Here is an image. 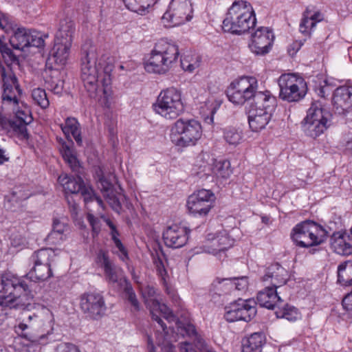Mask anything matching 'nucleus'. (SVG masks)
<instances>
[{"label": "nucleus", "instance_id": "37998d69", "mask_svg": "<svg viewBox=\"0 0 352 352\" xmlns=\"http://www.w3.org/2000/svg\"><path fill=\"white\" fill-rule=\"evenodd\" d=\"M124 297L131 304L134 311L140 309V305L131 284L124 278Z\"/></svg>", "mask_w": 352, "mask_h": 352}, {"label": "nucleus", "instance_id": "423d86ee", "mask_svg": "<svg viewBox=\"0 0 352 352\" xmlns=\"http://www.w3.org/2000/svg\"><path fill=\"white\" fill-rule=\"evenodd\" d=\"M153 109L165 119H175L184 111L181 91L175 87L162 90L153 104Z\"/></svg>", "mask_w": 352, "mask_h": 352}, {"label": "nucleus", "instance_id": "aec40b11", "mask_svg": "<svg viewBox=\"0 0 352 352\" xmlns=\"http://www.w3.org/2000/svg\"><path fill=\"white\" fill-rule=\"evenodd\" d=\"M145 304L150 309L151 317L153 320H155L162 329V331L166 333L167 331V327L164 321L157 315V313L162 314L163 317L169 322H175V327H169L168 329H172L173 332L177 331V322H181L177 320L171 310L164 304L160 303L157 299H146Z\"/></svg>", "mask_w": 352, "mask_h": 352}, {"label": "nucleus", "instance_id": "0eeeda50", "mask_svg": "<svg viewBox=\"0 0 352 352\" xmlns=\"http://www.w3.org/2000/svg\"><path fill=\"white\" fill-rule=\"evenodd\" d=\"M291 237L296 245L307 248L322 243L326 239L327 231L316 222L307 220L293 228Z\"/></svg>", "mask_w": 352, "mask_h": 352}, {"label": "nucleus", "instance_id": "3c124183", "mask_svg": "<svg viewBox=\"0 0 352 352\" xmlns=\"http://www.w3.org/2000/svg\"><path fill=\"white\" fill-rule=\"evenodd\" d=\"M104 221L107 225L111 229V239L114 242L116 248L118 249L119 252H124V250H126V248H124L121 241L118 237V236L119 235V232L117 230L116 226L109 219H106Z\"/></svg>", "mask_w": 352, "mask_h": 352}, {"label": "nucleus", "instance_id": "680f3d73", "mask_svg": "<svg viewBox=\"0 0 352 352\" xmlns=\"http://www.w3.org/2000/svg\"><path fill=\"white\" fill-rule=\"evenodd\" d=\"M158 275L162 278V280L164 283L166 281V276L167 275L166 270L164 267L162 261L158 258L154 261Z\"/></svg>", "mask_w": 352, "mask_h": 352}, {"label": "nucleus", "instance_id": "de8ad7c7", "mask_svg": "<svg viewBox=\"0 0 352 352\" xmlns=\"http://www.w3.org/2000/svg\"><path fill=\"white\" fill-rule=\"evenodd\" d=\"M200 58L199 56L195 58L184 56L181 58V67L184 71L192 72L199 67Z\"/></svg>", "mask_w": 352, "mask_h": 352}, {"label": "nucleus", "instance_id": "4d7b16f0", "mask_svg": "<svg viewBox=\"0 0 352 352\" xmlns=\"http://www.w3.org/2000/svg\"><path fill=\"white\" fill-rule=\"evenodd\" d=\"M104 197L107 200L108 203L111 206L113 210L118 212L121 209L120 202L118 198L115 195L114 190L110 192L109 193L104 194Z\"/></svg>", "mask_w": 352, "mask_h": 352}, {"label": "nucleus", "instance_id": "72a5a7b5", "mask_svg": "<svg viewBox=\"0 0 352 352\" xmlns=\"http://www.w3.org/2000/svg\"><path fill=\"white\" fill-rule=\"evenodd\" d=\"M69 230L68 226L58 219H54L53 230L48 234L47 241L52 244H59L65 239V232Z\"/></svg>", "mask_w": 352, "mask_h": 352}, {"label": "nucleus", "instance_id": "338daca9", "mask_svg": "<svg viewBox=\"0 0 352 352\" xmlns=\"http://www.w3.org/2000/svg\"><path fill=\"white\" fill-rule=\"evenodd\" d=\"M87 220L89 222L94 232L98 233L100 231V221L91 214H87Z\"/></svg>", "mask_w": 352, "mask_h": 352}, {"label": "nucleus", "instance_id": "c03bdc74", "mask_svg": "<svg viewBox=\"0 0 352 352\" xmlns=\"http://www.w3.org/2000/svg\"><path fill=\"white\" fill-rule=\"evenodd\" d=\"M232 245L230 239L226 235H221L212 241V248L210 253L213 254H217L219 252L225 251Z\"/></svg>", "mask_w": 352, "mask_h": 352}, {"label": "nucleus", "instance_id": "5701e85b", "mask_svg": "<svg viewBox=\"0 0 352 352\" xmlns=\"http://www.w3.org/2000/svg\"><path fill=\"white\" fill-rule=\"evenodd\" d=\"M96 263L104 270L105 280L111 284H122V270L109 258L107 252L100 250L96 256Z\"/></svg>", "mask_w": 352, "mask_h": 352}, {"label": "nucleus", "instance_id": "603ef678", "mask_svg": "<svg viewBox=\"0 0 352 352\" xmlns=\"http://www.w3.org/2000/svg\"><path fill=\"white\" fill-rule=\"evenodd\" d=\"M29 47H41L44 46L45 41L43 35L38 32L29 30Z\"/></svg>", "mask_w": 352, "mask_h": 352}, {"label": "nucleus", "instance_id": "6e6d98bb", "mask_svg": "<svg viewBox=\"0 0 352 352\" xmlns=\"http://www.w3.org/2000/svg\"><path fill=\"white\" fill-rule=\"evenodd\" d=\"M313 20L314 19H310L308 15L305 16L300 23V32L306 35L309 34L316 25V21Z\"/></svg>", "mask_w": 352, "mask_h": 352}, {"label": "nucleus", "instance_id": "774afa93", "mask_svg": "<svg viewBox=\"0 0 352 352\" xmlns=\"http://www.w3.org/2000/svg\"><path fill=\"white\" fill-rule=\"evenodd\" d=\"M342 305L344 309L352 312V293L348 294L344 297Z\"/></svg>", "mask_w": 352, "mask_h": 352}, {"label": "nucleus", "instance_id": "13d9d810", "mask_svg": "<svg viewBox=\"0 0 352 352\" xmlns=\"http://www.w3.org/2000/svg\"><path fill=\"white\" fill-rule=\"evenodd\" d=\"M98 187L102 192L103 196L104 194L109 193L114 190L113 184L103 177L99 179L98 182Z\"/></svg>", "mask_w": 352, "mask_h": 352}, {"label": "nucleus", "instance_id": "7c9ffc66", "mask_svg": "<svg viewBox=\"0 0 352 352\" xmlns=\"http://www.w3.org/2000/svg\"><path fill=\"white\" fill-rule=\"evenodd\" d=\"M63 133L67 138H69L72 135L74 138L76 143L80 146L82 143L81 137V132L80 129V124L78 120L74 118H67L64 124L60 125ZM69 139H67L68 140Z\"/></svg>", "mask_w": 352, "mask_h": 352}, {"label": "nucleus", "instance_id": "58836bf2", "mask_svg": "<svg viewBox=\"0 0 352 352\" xmlns=\"http://www.w3.org/2000/svg\"><path fill=\"white\" fill-rule=\"evenodd\" d=\"M123 1L129 10L142 15L145 14L148 9L157 0H123Z\"/></svg>", "mask_w": 352, "mask_h": 352}, {"label": "nucleus", "instance_id": "69168bd1", "mask_svg": "<svg viewBox=\"0 0 352 352\" xmlns=\"http://www.w3.org/2000/svg\"><path fill=\"white\" fill-rule=\"evenodd\" d=\"M67 200L68 202L69 211L71 212L72 217L74 219L76 218L79 211L78 205L72 199L69 198V196H67Z\"/></svg>", "mask_w": 352, "mask_h": 352}, {"label": "nucleus", "instance_id": "bf43d9fd", "mask_svg": "<svg viewBox=\"0 0 352 352\" xmlns=\"http://www.w3.org/2000/svg\"><path fill=\"white\" fill-rule=\"evenodd\" d=\"M2 57L4 60L5 63L6 64V67L3 66V67L6 69H11L10 66L12 64H16V65L19 64V60H18L17 57L13 54V52L11 50H10V53H9L8 52L7 53H5V54H3L2 56ZM0 66L3 67V65H1V64H0Z\"/></svg>", "mask_w": 352, "mask_h": 352}, {"label": "nucleus", "instance_id": "b1692460", "mask_svg": "<svg viewBox=\"0 0 352 352\" xmlns=\"http://www.w3.org/2000/svg\"><path fill=\"white\" fill-rule=\"evenodd\" d=\"M189 230L178 224L168 226L163 232V239L166 246L179 248L185 245L188 239Z\"/></svg>", "mask_w": 352, "mask_h": 352}, {"label": "nucleus", "instance_id": "412c9836", "mask_svg": "<svg viewBox=\"0 0 352 352\" xmlns=\"http://www.w3.org/2000/svg\"><path fill=\"white\" fill-rule=\"evenodd\" d=\"M0 74L3 81L2 99L8 102H13L16 104L19 102L18 97L21 94V89L15 74L12 69H6L0 66Z\"/></svg>", "mask_w": 352, "mask_h": 352}, {"label": "nucleus", "instance_id": "79ce46f5", "mask_svg": "<svg viewBox=\"0 0 352 352\" xmlns=\"http://www.w3.org/2000/svg\"><path fill=\"white\" fill-rule=\"evenodd\" d=\"M271 118H269L268 114L264 116H256V114L254 115H248V123L250 129L252 131H259L266 126V125L269 123Z\"/></svg>", "mask_w": 352, "mask_h": 352}, {"label": "nucleus", "instance_id": "e2e57ef3", "mask_svg": "<svg viewBox=\"0 0 352 352\" xmlns=\"http://www.w3.org/2000/svg\"><path fill=\"white\" fill-rule=\"evenodd\" d=\"M56 352H80L78 349L71 343H61L58 345Z\"/></svg>", "mask_w": 352, "mask_h": 352}, {"label": "nucleus", "instance_id": "473e14b6", "mask_svg": "<svg viewBox=\"0 0 352 352\" xmlns=\"http://www.w3.org/2000/svg\"><path fill=\"white\" fill-rule=\"evenodd\" d=\"M264 342L265 336L262 333H254L243 340L241 352H261Z\"/></svg>", "mask_w": 352, "mask_h": 352}, {"label": "nucleus", "instance_id": "a18cd8bd", "mask_svg": "<svg viewBox=\"0 0 352 352\" xmlns=\"http://www.w3.org/2000/svg\"><path fill=\"white\" fill-rule=\"evenodd\" d=\"M32 97L34 102L42 109H46L49 107L50 101L44 89L41 88L33 89L32 92Z\"/></svg>", "mask_w": 352, "mask_h": 352}, {"label": "nucleus", "instance_id": "9d476101", "mask_svg": "<svg viewBox=\"0 0 352 352\" xmlns=\"http://www.w3.org/2000/svg\"><path fill=\"white\" fill-rule=\"evenodd\" d=\"M280 88L279 98L283 100L298 102L307 92V82L303 78L295 74H282L278 80Z\"/></svg>", "mask_w": 352, "mask_h": 352}, {"label": "nucleus", "instance_id": "e433bc0d", "mask_svg": "<svg viewBox=\"0 0 352 352\" xmlns=\"http://www.w3.org/2000/svg\"><path fill=\"white\" fill-rule=\"evenodd\" d=\"M52 276L51 265L34 264L26 276H29L33 281L45 280Z\"/></svg>", "mask_w": 352, "mask_h": 352}, {"label": "nucleus", "instance_id": "49530a36", "mask_svg": "<svg viewBox=\"0 0 352 352\" xmlns=\"http://www.w3.org/2000/svg\"><path fill=\"white\" fill-rule=\"evenodd\" d=\"M223 138L229 144L236 145L242 139V133L236 129L227 128L224 130Z\"/></svg>", "mask_w": 352, "mask_h": 352}, {"label": "nucleus", "instance_id": "5fc2aeb1", "mask_svg": "<svg viewBox=\"0 0 352 352\" xmlns=\"http://www.w3.org/2000/svg\"><path fill=\"white\" fill-rule=\"evenodd\" d=\"M168 340V331H166V333L162 331L161 333H156V342L160 345H164V352H175L174 347L172 344H170L168 342H166Z\"/></svg>", "mask_w": 352, "mask_h": 352}, {"label": "nucleus", "instance_id": "a19ab883", "mask_svg": "<svg viewBox=\"0 0 352 352\" xmlns=\"http://www.w3.org/2000/svg\"><path fill=\"white\" fill-rule=\"evenodd\" d=\"M278 318H285L289 321H296L300 318V313L293 306L286 305L284 307H278L275 311Z\"/></svg>", "mask_w": 352, "mask_h": 352}, {"label": "nucleus", "instance_id": "0e129e2a", "mask_svg": "<svg viewBox=\"0 0 352 352\" xmlns=\"http://www.w3.org/2000/svg\"><path fill=\"white\" fill-rule=\"evenodd\" d=\"M272 111H268L267 109H263L258 107H254L253 104L251 105V108L249 111V115H254L256 114V116H264L266 114H268L269 118L272 117Z\"/></svg>", "mask_w": 352, "mask_h": 352}, {"label": "nucleus", "instance_id": "2eb2a0df", "mask_svg": "<svg viewBox=\"0 0 352 352\" xmlns=\"http://www.w3.org/2000/svg\"><path fill=\"white\" fill-rule=\"evenodd\" d=\"M192 18L190 0H172L168 9L164 14L162 20L177 26L189 21Z\"/></svg>", "mask_w": 352, "mask_h": 352}, {"label": "nucleus", "instance_id": "39448f33", "mask_svg": "<svg viewBox=\"0 0 352 352\" xmlns=\"http://www.w3.org/2000/svg\"><path fill=\"white\" fill-rule=\"evenodd\" d=\"M74 32L73 21L67 19L60 21L54 45L48 58L49 62L54 63L59 66H63L67 63Z\"/></svg>", "mask_w": 352, "mask_h": 352}, {"label": "nucleus", "instance_id": "bb28decb", "mask_svg": "<svg viewBox=\"0 0 352 352\" xmlns=\"http://www.w3.org/2000/svg\"><path fill=\"white\" fill-rule=\"evenodd\" d=\"M288 279V272L278 263L270 265L263 277V282H269L277 288L285 285Z\"/></svg>", "mask_w": 352, "mask_h": 352}, {"label": "nucleus", "instance_id": "f03ea898", "mask_svg": "<svg viewBox=\"0 0 352 352\" xmlns=\"http://www.w3.org/2000/svg\"><path fill=\"white\" fill-rule=\"evenodd\" d=\"M33 294L25 277L6 273L0 277V305L10 309L27 308Z\"/></svg>", "mask_w": 352, "mask_h": 352}, {"label": "nucleus", "instance_id": "6ab92c4d", "mask_svg": "<svg viewBox=\"0 0 352 352\" xmlns=\"http://www.w3.org/2000/svg\"><path fill=\"white\" fill-rule=\"evenodd\" d=\"M248 281L246 276L233 278L215 279L211 284L210 293L212 296H223L231 293L232 291H244L248 288Z\"/></svg>", "mask_w": 352, "mask_h": 352}, {"label": "nucleus", "instance_id": "4be33fe9", "mask_svg": "<svg viewBox=\"0 0 352 352\" xmlns=\"http://www.w3.org/2000/svg\"><path fill=\"white\" fill-rule=\"evenodd\" d=\"M274 36L268 28L260 27L252 34L251 51L257 55H265L267 54L274 42Z\"/></svg>", "mask_w": 352, "mask_h": 352}, {"label": "nucleus", "instance_id": "a211bd4d", "mask_svg": "<svg viewBox=\"0 0 352 352\" xmlns=\"http://www.w3.org/2000/svg\"><path fill=\"white\" fill-rule=\"evenodd\" d=\"M214 200V195L210 190H199L188 197L187 207L190 212L205 216L210 210Z\"/></svg>", "mask_w": 352, "mask_h": 352}, {"label": "nucleus", "instance_id": "6e6552de", "mask_svg": "<svg viewBox=\"0 0 352 352\" xmlns=\"http://www.w3.org/2000/svg\"><path fill=\"white\" fill-rule=\"evenodd\" d=\"M202 135L200 123L195 120H177L170 129L171 142L176 146H194Z\"/></svg>", "mask_w": 352, "mask_h": 352}, {"label": "nucleus", "instance_id": "052dcab7", "mask_svg": "<svg viewBox=\"0 0 352 352\" xmlns=\"http://www.w3.org/2000/svg\"><path fill=\"white\" fill-rule=\"evenodd\" d=\"M79 193L82 196L85 203L94 201L96 195L92 188L89 186H86L85 184Z\"/></svg>", "mask_w": 352, "mask_h": 352}, {"label": "nucleus", "instance_id": "4468645a", "mask_svg": "<svg viewBox=\"0 0 352 352\" xmlns=\"http://www.w3.org/2000/svg\"><path fill=\"white\" fill-rule=\"evenodd\" d=\"M256 314V302L252 299L237 300L226 307L224 317L228 322L250 321Z\"/></svg>", "mask_w": 352, "mask_h": 352}, {"label": "nucleus", "instance_id": "a878e982", "mask_svg": "<svg viewBox=\"0 0 352 352\" xmlns=\"http://www.w3.org/2000/svg\"><path fill=\"white\" fill-rule=\"evenodd\" d=\"M330 245L336 254L342 256L352 254V237L345 232H334L331 236Z\"/></svg>", "mask_w": 352, "mask_h": 352}, {"label": "nucleus", "instance_id": "9b49d317", "mask_svg": "<svg viewBox=\"0 0 352 352\" xmlns=\"http://www.w3.org/2000/svg\"><path fill=\"white\" fill-rule=\"evenodd\" d=\"M258 89V80L254 76H242L232 82L226 91L228 100L236 105H243L252 99Z\"/></svg>", "mask_w": 352, "mask_h": 352}, {"label": "nucleus", "instance_id": "20e7f679", "mask_svg": "<svg viewBox=\"0 0 352 352\" xmlns=\"http://www.w3.org/2000/svg\"><path fill=\"white\" fill-rule=\"evenodd\" d=\"M179 55V50L177 45L160 40L151 51L144 68L150 73L165 74L177 60Z\"/></svg>", "mask_w": 352, "mask_h": 352}, {"label": "nucleus", "instance_id": "cd10ccee", "mask_svg": "<svg viewBox=\"0 0 352 352\" xmlns=\"http://www.w3.org/2000/svg\"><path fill=\"white\" fill-rule=\"evenodd\" d=\"M32 122V117H25L20 120H11L3 115H0V126L2 129H12L19 135L28 139L29 135L27 130V125Z\"/></svg>", "mask_w": 352, "mask_h": 352}, {"label": "nucleus", "instance_id": "f257e3e1", "mask_svg": "<svg viewBox=\"0 0 352 352\" xmlns=\"http://www.w3.org/2000/svg\"><path fill=\"white\" fill-rule=\"evenodd\" d=\"M97 54L94 50L91 49L85 53V56L81 58V78L84 87L91 98H96L98 95V75L100 69H102L104 76L102 79V103L104 107L109 108L111 103L112 91L111 88V74L115 67L113 57L102 55L98 63Z\"/></svg>", "mask_w": 352, "mask_h": 352}, {"label": "nucleus", "instance_id": "8fccbe9b", "mask_svg": "<svg viewBox=\"0 0 352 352\" xmlns=\"http://www.w3.org/2000/svg\"><path fill=\"white\" fill-rule=\"evenodd\" d=\"M104 221L107 225L111 229V239L114 242L116 248L118 249L119 252H124V250H126V248H124L121 241L118 237V236L119 235V232L117 230L116 226L109 219H106Z\"/></svg>", "mask_w": 352, "mask_h": 352}, {"label": "nucleus", "instance_id": "dca6fc26", "mask_svg": "<svg viewBox=\"0 0 352 352\" xmlns=\"http://www.w3.org/2000/svg\"><path fill=\"white\" fill-rule=\"evenodd\" d=\"M80 307L85 317L91 320L101 318L107 310L103 296L98 292H87L80 296Z\"/></svg>", "mask_w": 352, "mask_h": 352}, {"label": "nucleus", "instance_id": "ea45409f", "mask_svg": "<svg viewBox=\"0 0 352 352\" xmlns=\"http://www.w3.org/2000/svg\"><path fill=\"white\" fill-rule=\"evenodd\" d=\"M211 170L217 177L223 179L228 178L232 173L230 163L228 160L215 161Z\"/></svg>", "mask_w": 352, "mask_h": 352}, {"label": "nucleus", "instance_id": "ddd939ff", "mask_svg": "<svg viewBox=\"0 0 352 352\" xmlns=\"http://www.w3.org/2000/svg\"><path fill=\"white\" fill-rule=\"evenodd\" d=\"M177 335L181 337H188L190 341H184L179 343L180 352H198L207 350V344L205 340L198 334L195 327L190 322H177Z\"/></svg>", "mask_w": 352, "mask_h": 352}, {"label": "nucleus", "instance_id": "7ed1b4c3", "mask_svg": "<svg viewBox=\"0 0 352 352\" xmlns=\"http://www.w3.org/2000/svg\"><path fill=\"white\" fill-rule=\"evenodd\" d=\"M256 19L251 4L245 1L232 3L223 21L224 32L233 34H242L254 28Z\"/></svg>", "mask_w": 352, "mask_h": 352}, {"label": "nucleus", "instance_id": "f3484780", "mask_svg": "<svg viewBox=\"0 0 352 352\" xmlns=\"http://www.w3.org/2000/svg\"><path fill=\"white\" fill-rule=\"evenodd\" d=\"M333 106L335 113L352 121V87L336 88L333 95Z\"/></svg>", "mask_w": 352, "mask_h": 352}, {"label": "nucleus", "instance_id": "393cba45", "mask_svg": "<svg viewBox=\"0 0 352 352\" xmlns=\"http://www.w3.org/2000/svg\"><path fill=\"white\" fill-rule=\"evenodd\" d=\"M58 142L60 153L65 162L69 166L72 172L76 175H82L84 173V168L76 157L72 140H68L65 141L60 138L58 139Z\"/></svg>", "mask_w": 352, "mask_h": 352}, {"label": "nucleus", "instance_id": "f704fd0d", "mask_svg": "<svg viewBox=\"0 0 352 352\" xmlns=\"http://www.w3.org/2000/svg\"><path fill=\"white\" fill-rule=\"evenodd\" d=\"M29 30L21 28H18L10 38V43L16 50H23L29 47Z\"/></svg>", "mask_w": 352, "mask_h": 352}, {"label": "nucleus", "instance_id": "4c0bfd02", "mask_svg": "<svg viewBox=\"0 0 352 352\" xmlns=\"http://www.w3.org/2000/svg\"><path fill=\"white\" fill-rule=\"evenodd\" d=\"M55 257V253L52 249L43 248L36 252L30 257L34 264L51 265Z\"/></svg>", "mask_w": 352, "mask_h": 352}, {"label": "nucleus", "instance_id": "c756f323", "mask_svg": "<svg viewBox=\"0 0 352 352\" xmlns=\"http://www.w3.org/2000/svg\"><path fill=\"white\" fill-rule=\"evenodd\" d=\"M58 181L63 186L66 194L72 195L79 193L85 184L80 175L72 177L67 174H62L58 177Z\"/></svg>", "mask_w": 352, "mask_h": 352}, {"label": "nucleus", "instance_id": "f8f14e48", "mask_svg": "<svg viewBox=\"0 0 352 352\" xmlns=\"http://www.w3.org/2000/svg\"><path fill=\"white\" fill-rule=\"evenodd\" d=\"M54 317L52 313L47 309H43L38 314H28L26 319L19 324V329L21 331V335L26 339L36 342L38 341L37 336L25 332L29 329H35L41 327H49L53 329Z\"/></svg>", "mask_w": 352, "mask_h": 352}, {"label": "nucleus", "instance_id": "c85d7f7f", "mask_svg": "<svg viewBox=\"0 0 352 352\" xmlns=\"http://www.w3.org/2000/svg\"><path fill=\"white\" fill-rule=\"evenodd\" d=\"M277 287L267 286L257 294V302L263 307L272 309L277 303L281 301L280 297L276 292Z\"/></svg>", "mask_w": 352, "mask_h": 352}, {"label": "nucleus", "instance_id": "09e8293b", "mask_svg": "<svg viewBox=\"0 0 352 352\" xmlns=\"http://www.w3.org/2000/svg\"><path fill=\"white\" fill-rule=\"evenodd\" d=\"M55 74H58V71L54 72V75L50 80L46 81L47 88L50 89L55 94H61L63 89L64 82L61 79L55 77Z\"/></svg>", "mask_w": 352, "mask_h": 352}, {"label": "nucleus", "instance_id": "2f4dec72", "mask_svg": "<svg viewBox=\"0 0 352 352\" xmlns=\"http://www.w3.org/2000/svg\"><path fill=\"white\" fill-rule=\"evenodd\" d=\"M252 100L253 102L252 104L254 107H261L268 111H274L276 104V98L272 96L270 91H267L263 92L257 91L256 90Z\"/></svg>", "mask_w": 352, "mask_h": 352}, {"label": "nucleus", "instance_id": "864d4df0", "mask_svg": "<svg viewBox=\"0 0 352 352\" xmlns=\"http://www.w3.org/2000/svg\"><path fill=\"white\" fill-rule=\"evenodd\" d=\"M28 197L21 190H14L10 195L6 196L8 203H11L13 206H18L22 200H25Z\"/></svg>", "mask_w": 352, "mask_h": 352}, {"label": "nucleus", "instance_id": "c9c22d12", "mask_svg": "<svg viewBox=\"0 0 352 352\" xmlns=\"http://www.w3.org/2000/svg\"><path fill=\"white\" fill-rule=\"evenodd\" d=\"M338 283L342 286H352V261L340 263L338 267Z\"/></svg>", "mask_w": 352, "mask_h": 352}, {"label": "nucleus", "instance_id": "1a4fd4ad", "mask_svg": "<svg viewBox=\"0 0 352 352\" xmlns=\"http://www.w3.org/2000/svg\"><path fill=\"white\" fill-rule=\"evenodd\" d=\"M331 113L318 102H314L302 122L304 133L313 138L322 134L331 125Z\"/></svg>", "mask_w": 352, "mask_h": 352}]
</instances>
